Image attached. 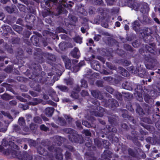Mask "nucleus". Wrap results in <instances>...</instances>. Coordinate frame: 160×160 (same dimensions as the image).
<instances>
[{
    "label": "nucleus",
    "mask_w": 160,
    "mask_h": 160,
    "mask_svg": "<svg viewBox=\"0 0 160 160\" xmlns=\"http://www.w3.org/2000/svg\"><path fill=\"white\" fill-rule=\"evenodd\" d=\"M107 67L111 70H114L115 69V67L114 66L112 65L111 63H109L108 62L106 63Z\"/></svg>",
    "instance_id": "nucleus-61"
},
{
    "label": "nucleus",
    "mask_w": 160,
    "mask_h": 160,
    "mask_svg": "<svg viewBox=\"0 0 160 160\" xmlns=\"http://www.w3.org/2000/svg\"><path fill=\"white\" fill-rule=\"evenodd\" d=\"M18 123L19 124L22 126H24L25 125V121L22 117H20L18 120Z\"/></svg>",
    "instance_id": "nucleus-31"
},
{
    "label": "nucleus",
    "mask_w": 160,
    "mask_h": 160,
    "mask_svg": "<svg viewBox=\"0 0 160 160\" xmlns=\"http://www.w3.org/2000/svg\"><path fill=\"white\" fill-rule=\"evenodd\" d=\"M133 8L136 10H138V8L139 7V5L137 3H134L132 5Z\"/></svg>",
    "instance_id": "nucleus-55"
},
{
    "label": "nucleus",
    "mask_w": 160,
    "mask_h": 160,
    "mask_svg": "<svg viewBox=\"0 0 160 160\" xmlns=\"http://www.w3.org/2000/svg\"><path fill=\"white\" fill-rule=\"evenodd\" d=\"M59 46L61 50H64L67 47L66 42H61L59 44Z\"/></svg>",
    "instance_id": "nucleus-32"
},
{
    "label": "nucleus",
    "mask_w": 160,
    "mask_h": 160,
    "mask_svg": "<svg viewBox=\"0 0 160 160\" xmlns=\"http://www.w3.org/2000/svg\"><path fill=\"white\" fill-rule=\"evenodd\" d=\"M137 108L136 111L137 113H138L141 116H142L145 114V112L143 109L140 105L138 104H136Z\"/></svg>",
    "instance_id": "nucleus-16"
},
{
    "label": "nucleus",
    "mask_w": 160,
    "mask_h": 160,
    "mask_svg": "<svg viewBox=\"0 0 160 160\" xmlns=\"http://www.w3.org/2000/svg\"><path fill=\"white\" fill-rule=\"evenodd\" d=\"M18 147L17 148H16L18 149ZM16 148H14L13 147L9 149L8 150V154H11L12 156L14 158H18L19 160H20L21 155L17 151H16L14 149Z\"/></svg>",
    "instance_id": "nucleus-7"
},
{
    "label": "nucleus",
    "mask_w": 160,
    "mask_h": 160,
    "mask_svg": "<svg viewBox=\"0 0 160 160\" xmlns=\"http://www.w3.org/2000/svg\"><path fill=\"white\" fill-rule=\"evenodd\" d=\"M94 142L96 145L98 147H101L102 144V143L101 141L98 139H96L94 140Z\"/></svg>",
    "instance_id": "nucleus-52"
},
{
    "label": "nucleus",
    "mask_w": 160,
    "mask_h": 160,
    "mask_svg": "<svg viewBox=\"0 0 160 160\" xmlns=\"http://www.w3.org/2000/svg\"><path fill=\"white\" fill-rule=\"evenodd\" d=\"M68 138L72 142H79V140L82 139V138L76 133V134H71L68 135Z\"/></svg>",
    "instance_id": "nucleus-8"
},
{
    "label": "nucleus",
    "mask_w": 160,
    "mask_h": 160,
    "mask_svg": "<svg viewBox=\"0 0 160 160\" xmlns=\"http://www.w3.org/2000/svg\"><path fill=\"white\" fill-rule=\"evenodd\" d=\"M37 150L38 152L40 154L43 156L48 155V153L47 151L41 146H39L37 148Z\"/></svg>",
    "instance_id": "nucleus-17"
},
{
    "label": "nucleus",
    "mask_w": 160,
    "mask_h": 160,
    "mask_svg": "<svg viewBox=\"0 0 160 160\" xmlns=\"http://www.w3.org/2000/svg\"><path fill=\"white\" fill-rule=\"evenodd\" d=\"M1 98L3 100L6 101H8L10 99H12L13 97L6 93L1 95Z\"/></svg>",
    "instance_id": "nucleus-26"
},
{
    "label": "nucleus",
    "mask_w": 160,
    "mask_h": 160,
    "mask_svg": "<svg viewBox=\"0 0 160 160\" xmlns=\"http://www.w3.org/2000/svg\"><path fill=\"white\" fill-rule=\"evenodd\" d=\"M104 102H103V103ZM104 102L105 107H108L112 108H115L119 106V104L117 101L113 98L110 99L108 101L106 100Z\"/></svg>",
    "instance_id": "nucleus-3"
},
{
    "label": "nucleus",
    "mask_w": 160,
    "mask_h": 160,
    "mask_svg": "<svg viewBox=\"0 0 160 160\" xmlns=\"http://www.w3.org/2000/svg\"><path fill=\"white\" fill-rule=\"evenodd\" d=\"M13 130L15 132H20V128L18 125L15 124L13 126Z\"/></svg>",
    "instance_id": "nucleus-49"
},
{
    "label": "nucleus",
    "mask_w": 160,
    "mask_h": 160,
    "mask_svg": "<svg viewBox=\"0 0 160 160\" xmlns=\"http://www.w3.org/2000/svg\"><path fill=\"white\" fill-rule=\"evenodd\" d=\"M80 94L83 97L89 95L88 92L87 91L84 90L82 91Z\"/></svg>",
    "instance_id": "nucleus-51"
},
{
    "label": "nucleus",
    "mask_w": 160,
    "mask_h": 160,
    "mask_svg": "<svg viewBox=\"0 0 160 160\" xmlns=\"http://www.w3.org/2000/svg\"><path fill=\"white\" fill-rule=\"evenodd\" d=\"M146 141L152 145L156 144H160V141L159 139L157 138H152L150 137L146 139Z\"/></svg>",
    "instance_id": "nucleus-11"
},
{
    "label": "nucleus",
    "mask_w": 160,
    "mask_h": 160,
    "mask_svg": "<svg viewBox=\"0 0 160 160\" xmlns=\"http://www.w3.org/2000/svg\"><path fill=\"white\" fill-rule=\"evenodd\" d=\"M108 119L109 122L112 125H116L118 123V118L114 115L108 117Z\"/></svg>",
    "instance_id": "nucleus-10"
},
{
    "label": "nucleus",
    "mask_w": 160,
    "mask_h": 160,
    "mask_svg": "<svg viewBox=\"0 0 160 160\" xmlns=\"http://www.w3.org/2000/svg\"><path fill=\"white\" fill-rule=\"evenodd\" d=\"M13 29L19 34H21L22 28L19 26L16 25H14L12 26Z\"/></svg>",
    "instance_id": "nucleus-27"
},
{
    "label": "nucleus",
    "mask_w": 160,
    "mask_h": 160,
    "mask_svg": "<svg viewBox=\"0 0 160 160\" xmlns=\"http://www.w3.org/2000/svg\"><path fill=\"white\" fill-rule=\"evenodd\" d=\"M91 101L92 103L97 106L100 105L99 102L97 99H92L91 100Z\"/></svg>",
    "instance_id": "nucleus-59"
},
{
    "label": "nucleus",
    "mask_w": 160,
    "mask_h": 160,
    "mask_svg": "<svg viewBox=\"0 0 160 160\" xmlns=\"http://www.w3.org/2000/svg\"><path fill=\"white\" fill-rule=\"evenodd\" d=\"M32 44L37 46H39V38L36 35L33 36L30 39Z\"/></svg>",
    "instance_id": "nucleus-18"
},
{
    "label": "nucleus",
    "mask_w": 160,
    "mask_h": 160,
    "mask_svg": "<svg viewBox=\"0 0 160 160\" xmlns=\"http://www.w3.org/2000/svg\"><path fill=\"white\" fill-rule=\"evenodd\" d=\"M144 100L146 102L150 103L152 102L153 98L148 94H145L144 96Z\"/></svg>",
    "instance_id": "nucleus-24"
},
{
    "label": "nucleus",
    "mask_w": 160,
    "mask_h": 160,
    "mask_svg": "<svg viewBox=\"0 0 160 160\" xmlns=\"http://www.w3.org/2000/svg\"><path fill=\"white\" fill-rule=\"evenodd\" d=\"M2 145V147H8L7 148L8 150L12 147H13L14 148H18V146L15 144L14 142L11 141H9L8 142L5 139H3Z\"/></svg>",
    "instance_id": "nucleus-4"
},
{
    "label": "nucleus",
    "mask_w": 160,
    "mask_h": 160,
    "mask_svg": "<svg viewBox=\"0 0 160 160\" xmlns=\"http://www.w3.org/2000/svg\"><path fill=\"white\" fill-rule=\"evenodd\" d=\"M80 82L81 84V87L87 88L88 87L87 82L85 80L82 79Z\"/></svg>",
    "instance_id": "nucleus-34"
},
{
    "label": "nucleus",
    "mask_w": 160,
    "mask_h": 160,
    "mask_svg": "<svg viewBox=\"0 0 160 160\" xmlns=\"http://www.w3.org/2000/svg\"><path fill=\"white\" fill-rule=\"evenodd\" d=\"M124 48L126 50L130 52L132 51V50L131 46L127 44H125L123 45Z\"/></svg>",
    "instance_id": "nucleus-37"
},
{
    "label": "nucleus",
    "mask_w": 160,
    "mask_h": 160,
    "mask_svg": "<svg viewBox=\"0 0 160 160\" xmlns=\"http://www.w3.org/2000/svg\"><path fill=\"white\" fill-rule=\"evenodd\" d=\"M97 111H96V109L90 111V113L91 115H94L97 117H102L105 112V109L102 107L98 106L97 108Z\"/></svg>",
    "instance_id": "nucleus-2"
},
{
    "label": "nucleus",
    "mask_w": 160,
    "mask_h": 160,
    "mask_svg": "<svg viewBox=\"0 0 160 160\" xmlns=\"http://www.w3.org/2000/svg\"><path fill=\"white\" fill-rule=\"evenodd\" d=\"M16 6L14 5H12L11 7L7 6L5 7V9L9 13H12L14 11Z\"/></svg>",
    "instance_id": "nucleus-23"
},
{
    "label": "nucleus",
    "mask_w": 160,
    "mask_h": 160,
    "mask_svg": "<svg viewBox=\"0 0 160 160\" xmlns=\"http://www.w3.org/2000/svg\"><path fill=\"white\" fill-rule=\"evenodd\" d=\"M33 120L34 122L36 123H41L42 122L41 119L38 116L35 117L33 118Z\"/></svg>",
    "instance_id": "nucleus-38"
},
{
    "label": "nucleus",
    "mask_w": 160,
    "mask_h": 160,
    "mask_svg": "<svg viewBox=\"0 0 160 160\" xmlns=\"http://www.w3.org/2000/svg\"><path fill=\"white\" fill-rule=\"evenodd\" d=\"M108 40L109 43L111 45L116 44L117 43V41L112 38H108Z\"/></svg>",
    "instance_id": "nucleus-40"
},
{
    "label": "nucleus",
    "mask_w": 160,
    "mask_h": 160,
    "mask_svg": "<svg viewBox=\"0 0 160 160\" xmlns=\"http://www.w3.org/2000/svg\"><path fill=\"white\" fill-rule=\"evenodd\" d=\"M71 64V60L69 59H67L65 62V66L66 68L67 69H70Z\"/></svg>",
    "instance_id": "nucleus-35"
},
{
    "label": "nucleus",
    "mask_w": 160,
    "mask_h": 160,
    "mask_svg": "<svg viewBox=\"0 0 160 160\" xmlns=\"http://www.w3.org/2000/svg\"><path fill=\"white\" fill-rule=\"evenodd\" d=\"M84 64V62L83 61L81 62L78 64V66H75L73 69V71L74 72H76L79 70V68L80 67L83 66Z\"/></svg>",
    "instance_id": "nucleus-28"
},
{
    "label": "nucleus",
    "mask_w": 160,
    "mask_h": 160,
    "mask_svg": "<svg viewBox=\"0 0 160 160\" xmlns=\"http://www.w3.org/2000/svg\"><path fill=\"white\" fill-rule=\"evenodd\" d=\"M132 136L133 137L135 140L137 139V137H138V132L134 130H133L131 132Z\"/></svg>",
    "instance_id": "nucleus-42"
},
{
    "label": "nucleus",
    "mask_w": 160,
    "mask_h": 160,
    "mask_svg": "<svg viewBox=\"0 0 160 160\" xmlns=\"http://www.w3.org/2000/svg\"><path fill=\"white\" fill-rule=\"evenodd\" d=\"M160 93V88L158 86L154 85L152 87V89L150 92V95L153 98L157 97Z\"/></svg>",
    "instance_id": "nucleus-5"
},
{
    "label": "nucleus",
    "mask_w": 160,
    "mask_h": 160,
    "mask_svg": "<svg viewBox=\"0 0 160 160\" xmlns=\"http://www.w3.org/2000/svg\"><path fill=\"white\" fill-rule=\"evenodd\" d=\"M60 90L62 92H68V89L67 87L62 85H59L57 86Z\"/></svg>",
    "instance_id": "nucleus-29"
},
{
    "label": "nucleus",
    "mask_w": 160,
    "mask_h": 160,
    "mask_svg": "<svg viewBox=\"0 0 160 160\" xmlns=\"http://www.w3.org/2000/svg\"><path fill=\"white\" fill-rule=\"evenodd\" d=\"M50 13V11H48L47 10H45V11L42 12V15L44 18L49 15Z\"/></svg>",
    "instance_id": "nucleus-63"
},
{
    "label": "nucleus",
    "mask_w": 160,
    "mask_h": 160,
    "mask_svg": "<svg viewBox=\"0 0 160 160\" xmlns=\"http://www.w3.org/2000/svg\"><path fill=\"white\" fill-rule=\"evenodd\" d=\"M2 112L3 115L7 116L9 119H11L12 120L13 118L9 113L5 112Z\"/></svg>",
    "instance_id": "nucleus-58"
},
{
    "label": "nucleus",
    "mask_w": 160,
    "mask_h": 160,
    "mask_svg": "<svg viewBox=\"0 0 160 160\" xmlns=\"http://www.w3.org/2000/svg\"><path fill=\"white\" fill-rule=\"evenodd\" d=\"M105 89L107 90V91L112 94L114 92V90L113 88L110 87H107L105 88Z\"/></svg>",
    "instance_id": "nucleus-57"
},
{
    "label": "nucleus",
    "mask_w": 160,
    "mask_h": 160,
    "mask_svg": "<svg viewBox=\"0 0 160 160\" xmlns=\"http://www.w3.org/2000/svg\"><path fill=\"white\" fill-rule=\"evenodd\" d=\"M92 95L94 98L102 100L103 98V96L102 95L99 91L97 90H91Z\"/></svg>",
    "instance_id": "nucleus-9"
},
{
    "label": "nucleus",
    "mask_w": 160,
    "mask_h": 160,
    "mask_svg": "<svg viewBox=\"0 0 160 160\" xmlns=\"http://www.w3.org/2000/svg\"><path fill=\"white\" fill-rule=\"evenodd\" d=\"M73 39L74 41L77 43L81 44L82 42V38L78 35L76 36Z\"/></svg>",
    "instance_id": "nucleus-30"
},
{
    "label": "nucleus",
    "mask_w": 160,
    "mask_h": 160,
    "mask_svg": "<svg viewBox=\"0 0 160 160\" xmlns=\"http://www.w3.org/2000/svg\"><path fill=\"white\" fill-rule=\"evenodd\" d=\"M67 160H72L71 157V153L68 152H66L65 155Z\"/></svg>",
    "instance_id": "nucleus-54"
},
{
    "label": "nucleus",
    "mask_w": 160,
    "mask_h": 160,
    "mask_svg": "<svg viewBox=\"0 0 160 160\" xmlns=\"http://www.w3.org/2000/svg\"><path fill=\"white\" fill-rule=\"evenodd\" d=\"M142 22L143 23H148L149 22V19L147 16H143V19L142 20Z\"/></svg>",
    "instance_id": "nucleus-64"
},
{
    "label": "nucleus",
    "mask_w": 160,
    "mask_h": 160,
    "mask_svg": "<svg viewBox=\"0 0 160 160\" xmlns=\"http://www.w3.org/2000/svg\"><path fill=\"white\" fill-rule=\"evenodd\" d=\"M114 95L118 100H122V95L120 93L118 92H114Z\"/></svg>",
    "instance_id": "nucleus-33"
},
{
    "label": "nucleus",
    "mask_w": 160,
    "mask_h": 160,
    "mask_svg": "<svg viewBox=\"0 0 160 160\" xmlns=\"http://www.w3.org/2000/svg\"><path fill=\"white\" fill-rule=\"evenodd\" d=\"M56 158L58 160H62L63 158V155L61 153V150L59 148H57L56 155Z\"/></svg>",
    "instance_id": "nucleus-21"
},
{
    "label": "nucleus",
    "mask_w": 160,
    "mask_h": 160,
    "mask_svg": "<svg viewBox=\"0 0 160 160\" xmlns=\"http://www.w3.org/2000/svg\"><path fill=\"white\" fill-rule=\"evenodd\" d=\"M48 59L52 61H55L56 60L55 56L52 54H49L48 57Z\"/></svg>",
    "instance_id": "nucleus-46"
},
{
    "label": "nucleus",
    "mask_w": 160,
    "mask_h": 160,
    "mask_svg": "<svg viewBox=\"0 0 160 160\" xmlns=\"http://www.w3.org/2000/svg\"><path fill=\"white\" fill-rule=\"evenodd\" d=\"M70 96L73 98L77 99L78 98V93L75 92H72L71 93Z\"/></svg>",
    "instance_id": "nucleus-50"
},
{
    "label": "nucleus",
    "mask_w": 160,
    "mask_h": 160,
    "mask_svg": "<svg viewBox=\"0 0 160 160\" xmlns=\"http://www.w3.org/2000/svg\"><path fill=\"white\" fill-rule=\"evenodd\" d=\"M64 132L67 133H71L73 132V130L71 128H65L63 130Z\"/></svg>",
    "instance_id": "nucleus-56"
},
{
    "label": "nucleus",
    "mask_w": 160,
    "mask_h": 160,
    "mask_svg": "<svg viewBox=\"0 0 160 160\" xmlns=\"http://www.w3.org/2000/svg\"><path fill=\"white\" fill-rule=\"evenodd\" d=\"M56 31L58 33L63 32L65 33H67V31L61 27L57 28L56 29Z\"/></svg>",
    "instance_id": "nucleus-48"
},
{
    "label": "nucleus",
    "mask_w": 160,
    "mask_h": 160,
    "mask_svg": "<svg viewBox=\"0 0 160 160\" xmlns=\"http://www.w3.org/2000/svg\"><path fill=\"white\" fill-rule=\"evenodd\" d=\"M103 154L106 157H110L112 152L109 150H107L104 151Z\"/></svg>",
    "instance_id": "nucleus-44"
},
{
    "label": "nucleus",
    "mask_w": 160,
    "mask_h": 160,
    "mask_svg": "<svg viewBox=\"0 0 160 160\" xmlns=\"http://www.w3.org/2000/svg\"><path fill=\"white\" fill-rule=\"evenodd\" d=\"M23 157H21L20 160H32V156L27 153H25L23 155Z\"/></svg>",
    "instance_id": "nucleus-22"
},
{
    "label": "nucleus",
    "mask_w": 160,
    "mask_h": 160,
    "mask_svg": "<svg viewBox=\"0 0 160 160\" xmlns=\"http://www.w3.org/2000/svg\"><path fill=\"white\" fill-rule=\"evenodd\" d=\"M139 7L141 8L140 11L142 13H148L149 11V6L146 3H145L140 4Z\"/></svg>",
    "instance_id": "nucleus-12"
},
{
    "label": "nucleus",
    "mask_w": 160,
    "mask_h": 160,
    "mask_svg": "<svg viewBox=\"0 0 160 160\" xmlns=\"http://www.w3.org/2000/svg\"><path fill=\"white\" fill-rule=\"evenodd\" d=\"M82 125L88 128H90L91 126L90 124L86 121H82Z\"/></svg>",
    "instance_id": "nucleus-60"
},
{
    "label": "nucleus",
    "mask_w": 160,
    "mask_h": 160,
    "mask_svg": "<svg viewBox=\"0 0 160 160\" xmlns=\"http://www.w3.org/2000/svg\"><path fill=\"white\" fill-rule=\"evenodd\" d=\"M156 44L154 43H151L145 45V50L151 53L155 54L156 53Z\"/></svg>",
    "instance_id": "nucleus-6"
},
{
    "label": "nucleus",
    "mask_w": 160,
    "mask_h": 160,
    "mask_svg": "<svg viewBox=\"0 0 160 160\" xmlns=\"http://www.w3.org/2000/svg\"><path fill=\"white\" fill-rule=\"evenodd\" d=\"M119 69V73L122 75L125 76L127 77L128 76V72L125 69L121 67H119L118 68Z\"/></svg>",
    "instance_id": "nucleus-25"
},
{
    "label": "nucleus",
    "mask_w": 160,
    "mask_h": 160,
    "mask_svg": "<svg viewBox=\"0 0 160 160\" xmlns=\"http://www.w3.org/2000/svg\"><path fill=\"white\" fill-rule=\"evenodd\" d=\"M136 73L139 72L140 71L141 72H142V71H143L142 68L141 67V65L140 64H137L136 68Z\"/></svg>",
    "instance_id": "nucleus-47"
},
{
    "label": "nucleus",
    "mask_w": 160,
    "mask_h": 160,
    "mask_svg": "<svg viewBox=\"0 0 160 160\" xmlns=\"http://www.w3.org/2000/svg\"><path fill=\"white\" fill-rule=\"evenodd\" d=\"M123 96L125 98H128L130 99L132 98V95L130 94L128 92H122Z\"/></svg>",
    "instance_id": "nucleus-43"
},
{
    "label": "nucleus",
    "mask_w": 160,
    "mask_h": 160,
    "mask_svg": "<svg viewBox=\"0 0 160 160\" xmlns=\"http://www.w3.org/2000/svg\"><path fill=\"white\" fill-rule=\"evenodd\" d=\"M54 110L53 108L52 107H48L45 109V113L48 116H51Z\"/></svg>",
    "instance_id": "nucleus-19"
},
{
    "label": "nucleus",
    "mask_w": 160,
    "mask_h": 160,
    "mask_svg": "<svg viewBox=\"0 0 160 160\" xmlns=\"http://www.w3.org/2000/svg\"><path fill=\"white\" fill-rule=\"evenodd\" d=\"M70 54L74 58H78L80 57L79 51L77 48L75 47L71 51Z\"/></svg>",
    "instance_id": "nucleus-13"
},
{
    "label": "nucleus",
    "mask_w": 160,
    "mask_h": 160,
    "mask_svg": "<svg viewBox=\"0 0 160 160\" xmlns=\"http://www.w3.org/2000/svg\"><path fill=\"white\" fill-rule=\"evenodd\" d=\"M133 29L137 32H139L140 31L141 28L140 27V24L138 21H135L132 24Z\"/></svg>",
    "instance_id": "nucleus-15"
},
{
    "label": "nucleus",
    "mask_w": 160,
    "mask_h": 160,
    "mask_svg": "<svg viewBox=\"0 0 160 160\" xmlns=\"http://www.w3.org/2000/svg\"><path fill=\"white\" fill-rule=\"evenodd\" d=\"M56 138L57 140L59 141V142L58 143L59 146L61 145V144L62 141H64V140H65L64 138L59 136L57 137Z\"/></svg>",
    "instance_id": "nucleus-41"
},
{
    "label": "nucleus",
    "mask_w": 160,
    "mask_h": 160,
    "mask_svg": "<svg viewBox=\"0 0 160 160\" xmlns=\"http://www.w3.org/2000/svg\"><path fill=\"white\" fill-rule=\"evenodd\" d=\"M44 1L46 5L48 6H50V2L56 3V4L57 3L58 4L57 5L58 6V12L59 15L61 13H66V10L65 7L67 5L64 0H48Z\"/></svg>",
    "instance_id": "nucleus-1"
},
{
    "label": "nucleus",
    "mask_w": 160,
    "mask_h": 160,
    "mask_svg": "<svg viewBox=\"0 0 160 160\" xmlns=\"http://www.w3.org/2000/svg\"><path fill=\"white\" fill-rule=\"evenodd\" d=\"M122 87L123 88L128 90H131L132 89L131 84L128 82H123L122 84Z\"/></svg>",
    "instance_id": "nucleus-20"
},
{
    "label": "nucleus",
    "mask_w": 160,
    "mask_h": 160,
    "mask_svg": "<svg viewBox=\"0 0 160 160\" xmlns=\"http://www.w3.org/2000/svg\"><path fill=\"white\" fill-rule=\"evenodd\" d=\"M94 3L97 5H103L102 0H95Z\"/></svg>",
    "instance_id": "nucleus-62"
},
{
    "label": "nucleus",
    "mask_w": 160,
    "mask_h": 160,
    "mask_svg": "<svg viewBox=\"0 0 160 160\" xmlns=\"http://www.w3.org/2000/svg\"><path fill=\"white\" fill-rule=\"evenodd\" d=\"M95 83L98 87H103V82L101 80L97 81Z\"/></svg>",
    "instance_id": "nucleus-53"
},
{
    "label": "nucleus",
    "mask_w": 160,
    "mask_h": 160,
    "mask_svg": "<svg viewBox=\"0 0 160 160\" xmlns=\"http://www.w3.org/2000/svg\"><path fill=\"white\" fill-rule=\"evenodd\" d=\"M58 120H59V124L61 126H64L66 124V122L65 120L61 118H58Z\"/></svg>",
    "instance_id": "nucleus-45"
},
{
    "label": "nucleus",
    "mask_w": 160,
    "mask_h": 160,
    "mask_svg": "<svg viewBox=\"0 0 160 160\" xmlns=\"http://www.w3.org/2000/svg\"><path fill=\"white\" fill-rule=\"evenodd\" d=\"M28 142L30 146L35 147L37 145V143L35 140L30 139L28 140Z\"/></svg>",
    "instance_id": "nucleus-36"
},
{
    "label": "nucleus",
    "mask_w": 160,
    "mask_h": 160,
    "mask_svg": "<svg viewBox=\"0 0 160 160\" xmlns=\"http://www.w3.org/2000/svg\"><path fill=\"white\" fill-rule=\"evenodd\" d=\"M64 81L67 85H71L73 83V80L72 79H64Z\"/></svg>",
    "instance_id": "nucleus-39"
},
{
    "label": "nucleus",
    "mask_w": 160,
    "mask_h": 160,
    "mask_svg": "<svg viewBox=\"0 0 160 160\" xmlns=\"http://www.w3.org/2000/svg\"><path fill=\"white\" fill-rule=\"evenodd\" d=\"M48 93L49 96L51 97L52 100L56 102L59 101V98L57 97L56 92L53 90H50Z\"/></svg>",
    "instance_id": "nucleus-14"
}]
</instances>
